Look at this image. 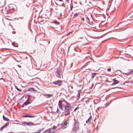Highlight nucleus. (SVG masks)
I'll list each match as a JSON object with an SVG mask.
<instances>
[{
	"instance_id": "f257e3e1",
	"label": "nucleus",
	"mask_w": 133,
	"mask_h": 133,
	"mask_svg": "<svg viewBox=\"0 0 133 133\" xmlns=\"http://www.w3.org/2000/svg\"><path fill=\"white\" fill-rule=\"evenodd\" d=\"M74 124L72 130L74 131H77L79 128L78 122L75 119H74Z\"/></svg>"
},
{
	"instance_id": "f03ea898",
	"label": "nucleus",
	"mask_w": 133,
	"mask_h": 133,
	"mask_svg": "<svg viewBox=\"0 0 133 133\" xmlns=\"http://www.w3.org/2000/svg\"><path fill=\"white\" fill-rule=\"evenodd\" d=\"M71 107L66 106H65V112H67V113H66L64 114L65 116H66L70 114V111H69L71 108Z\"/></svg>"
},
{
	"instance_id": "7ed1b4c3",
	"label": "nucleus",
	"mask_w": 133,
	"mask_h": 133,
	"mask_svg": "<svg viewBox=\"0 0 133 133\" xmlns=\"http://www.w3.org/2000/svg\"><path fill=\"white\" fill-rule=\"evenodd\" d=\"M61 69L60 68L58 69L55 72L56 76L59 78H61Z\"/></svg>"
},
{
	"instance_id": "20e7f679",
	"label": "nucleus",
	"mask_w": 133,
	"mask_h": 133,
	"mask_svg": "<svg viewBox=\"0 0 133 133\" xmlns=\"http://www.w3.org/2000/svg\"><path fill=\"white\" fill-rule=\"evenodd\" d=\"M52 83L54 84L57 85L58 86H60L62 84V81L61 80H58Z\"/></svg>"
},
{
	"instance_id": "39448f33",
	"label": "nucleus",
	"mask_w": 133,
	"mask_h": 133,
	"mask_svg": "<svg viewBox=\"0 0 133 133\" xmlns=\"http://www.w3.org/2000/svg\"><path fill=\"white\" fill-rule=\"evenodd\" d=\"M31 1V0H25V2L26 3V6L28 7H29V5Z\"/></svg>"
},
{
	"instance_id": "423d86ee",
	"label": "nucleus",
	"mask_w": 133,
	"mask_h": 133,
	"mask_svg": "<svg viewBox=\"0 0 133 133\" xmlns=\"http://www.w3.org/2000/svg\"><path fill=\"white\" fill-rule=\"evenodd\" d=\"M39 124L38 123L35 124L34 123H32L31 122H27V126H31L32 125H37Z\"/></svg>"
},
{
	"instance_id": "0eeeda50",
	"label": "nucleus",
	"mask_w": 133,
	"mask_h": 133,
	"mask_svg": "<svg viewBox=\"0 0 133 133\" xmlns=\"http://www.w3.org/2000/svg\"><path fill=\"white\" fill-rule=\"evenodd\" d=\"M58 106L59 108L62 110H63V109L62 106V103L61 101L60 100L58 102Z\"/></svg>"
},
{
	"instance_id": "6e6552de",
	"label": "nucleus",
	"mask_w": 133,
	"mask_h": 133,
	"mask_svg": "<svg viewBox=\"0 0 133 133\" xmlns=\"http://www.w3.org/2000/svg\"><path fill=\"white\" fill-rule=\"evenodd\" d=\"M113 81H114V82L112 84V85H113L116 84H117L118 83H119V82L118 81L116 80V78H114Z\"/></svg>"
},
{
	"instance_id": "1a4fd4ad",
	"label": "nucleus",
	"mask_w": 133,
	"mask_h": 133,
	"mask_svg": "<svg viewBox=\"0 0 133 133\" xmlns=\"http://www.w3.org/2000/svg\"><path fill=\"white\" fill-rule=\"evenodd\" d=\"M69 118V117H67L68 120L67 121H65L63 125L64 128H66L67 127V125L68 123V121Z\"/></svg>"
},
{
	"instance_id": "9d476101",
	"label": "nucleus",
	"mask_w": 133,
	"mask_h": 133,
	"mask_svg": "<svg viewBox=\"0 0 133 133\" xmlns=\"http://www.w3.org/2000/svg\"><path fill=\"white\" fill-rule=\"evenodd\" d=\"M92 118V117L90 115V117L88 119V120L86 121V123H88V122L90 123V121L91 120Z\"/></svg>"
},
{
	"instance_id": "9b49d317",
	"label": "nucleus",
	"mask_w": 133,
	"mask_h": 133,
	"mask_svg": "<svg viewBox=\"0 0 133 133\" xmlns=\"http://www.w3.org/2000/svg\"><path fill=\"white\" fill-rule=\"evenodd\" d=\"M29 98L28 97V99ZM30 102L28 101V99L24 103V105H26L28 104H30Z\"/></svg>"
},
{
	"instance_id": "f8f14e48",
	"label": "nucleus",
	"mask_w": 133,
	"mask_h": 133,
	"mask_svg": "<svg viewBox=\"0 0 133 133\" xmlns=\"http://www.w3.org/2000/svg\"><path fill=\"white\" fill-rule=\"evenodd\" d=\"M28 91H37L36 90H35V89L33 88H29L28 90Z\"/></svg>"
},
{
	"instance_id": "ddd939ff",
	"label": "nucleus",
	"mask_w": 133,
	"mask_h": 133,
	"mask_svg": "<svg viewBox=\"0 0 133 133\" xmlns=\"http://www.w3.org/2000/svg\"><path fill=\"white\" fill-rule=\"evenodd\" d=\"M14 9V8L13 7H12L11 8L9 9V13H12L13 11V10Z\"/></svg>"
},
{
	"instance_id": "4468645a",
	"label": "nucleus",
	"mask_w": 133,
	"mask_h": 133,
	"mask_svg": "<svg viewBox=\"0 0 133 133\" xmlns=\"http://www.w3.org/2000/svg\"><path fill=\"white\" fill-rule=\"evenodd\" d=\"M3 119L4 120L6 121H8V118H7L5 117L4 115L3 116Z\"/></svg>"
},
{
	"instance_id": "2eb2a0df",
	"label": "nucleus",
	"mask_w": 133,
	"mask_h": 133,
	"mask_svg": "<svg viewBox=\"0 0 133 133\" xmlns=\"http://www.w3.org/2000/svg\"><path fill=\"white\" fill-rule=\"evenodd\" d=\"M51 132V129H49L47 131H44L43 133H45L46 132H47V133H50Z\"/></svg>"
},
{
	"instance_id": "dca6fc26",
	"label": "nucleus",
	"mask_w": 133,
	"mask_h": 133,
	"mask_svg": "<svg viewBox=\"0 0 133 133\" xmlns=\"http://www.w3.org/2000/svg\"><path fill=\"white\" fill-rule=\"evenodd\" d=\"M53 95H52L51 94H46V95L47 96V97H46V98H49L52 97Z\"/></svg>"
},
{
	"instance_id": "f3484780",
	"label": "nucleus",
	"mask_w": 133,
	"mask_h": 133,
	"mask_svg": "<svg viewBox=\"0 0 133 133\" xmlns=\"http://www.w3.org/2000/svg\"><path fill=\"white\" fill-rule=\"evenodd\" d=\"M96 74H97L95 73H92V76L91 77V78H94L95 76H96Z\"/></svg>"
},
{
	"instance_id": "a211bd4d",
	"label": "nucleus",
	"mask_w": 133,
	"mask_h": 133,
	"mask_svg": "<svg viewBox=\"0 0 133 133\" xmlns=\"http://www.w3.org/2000/svg\"><path fill=\"white\" fill-rule=\"evenodd\" d=\"M54 23L56 24V25H59V24L60 23L57 21H55L54 22H53Z\"/></svg>"
},
{
	"instance_id": "6ab92c4d",
	"label": "nucleus",
	"mask_w": 133,
	"mask_h": 133,
	"mask_svg": "<svg viewBox=\"0 0 133 133\" xmlns=\"http://www.w3.org/2000/svg\"><path fill=\"white\" fill-rule=\"evenodd\" d=\"M8 125V122H7L3 126L4 128H6Z\"/></svg>"
},
{
	"instance_id": "aec40b11",
	"label": "nucleus",
	"mask_w": 133,
	"mask_h": 133,
	"mask_svg": "<svg viewBox=\"0 0 133 133\" xmlns=\"http://www.w3.org/2000/svg\"><path fill=\"white\" fill-rule=\"evenodd\" d=\"M21 123L22 124H24L25 125L27 126V122H22Z\"/></svg>"
},
{
	"instance_id": "412c9836",
	"label": "nucleus",
	"mask_w": 133,
	"mask_h": 133,
	"mask_svg": "<svg viewBox=\"0 0 133 133\" xmlns=\"http://www.w3.org/2000/svg\"><path fill=\"white\" fill-rule=\"evenodd\" d=\"M66 105H65V106H69V107H71L70 104H69V103L67 102H66Z\"/></svg>"
},
{
	"instance_id": "4be33fe9",
	"label": "nucleus",
	"mask_w": 133,
	"mask_h": 133,
	"mask_svg": "<svg viewBox=\"0 0 133 133\" xmlns=\"http://www.w3.org/2000/svg\"><path fill=\"white\" fill-rule=\"evenodd\" d=\"M73 8V5L72 3H71L70 4V10H71Z\"/></svg>"
},
{
	"instance_id": "5701e85b",
	"label": "nucleus",
	"mask_w": 133,
	"mask_h": 133,
	"mask_svg": "<svg viewBox=\"0 0 133 133\" xmlns=\"http://www.w3.org/2000/svg\"><path fill=\"white\" fill-rule=\"evenodd\" d=\"M1 74V72H0V74ZM3 79V81L4 82L5 81L4 79L3 78L2 76H0V80Z\"/></svg>"
},
{
	"instance_id": "b1692460",
	"label": "nucleus",
	"mask_w": 133,
	"mask_h": 133,
	"mask_svg": "<svg viewBox=\"0 0 133 133\" xmlns=\"http://www.w3.org/2000/svg\"><path fill=\"white\" fill-rule=\"evenodd\" d=\"M130 75L133 74V70H130L129 72Z\"/></svg>"
},
{
	"instance_id": "393cba45",
	"label": "nucleus",
	"mask_w": 133,
	"mask_h": 133,
	"mask_svg": "<svg viewBox=\"0 0 133 133\" xmlns=\"http://www.w3.org/2000/svg\"><path fill=\"white\" fill-rule=\"evenodd\" d=\"M80 93L79 92V91H78V95H77V97L78 98V99L79 98V97H80Z\"/></svg>"
},
{
	"instance_id": "a878e982",
	"label": "nucleus",
	"mask_w": 133,
	"mask_h": 133,
	"mask_svg": "<svg viewBox=\"0 0 133 133\" xmlns=\"http://www.w3.org/2000/svg\"><path fill=\"white\" fill-rule=\"evenodd\" d=\"M79 14V13H76L74 15V16H78V15Z\"/></svg>"
},
{
	"instance_id": "bb28decb",
	"label": "nucleus",
	"mask_w": 133,
	"mask_h": 133,
	"mask_svg": "<svg viewBox=\"0 0 133 133\" xmlns=\"http://www.w3.org/2000/svg\"><path fill=\"white\" fill-rule=\"evenodd\" d=\"M123 74L124 75H127V76L130 75L129 72L128 73H124Z\"/></svg>"
},
{
	"instance_id": "cd10ccee",
	"label": "nucleus",
	"mask_w": 133,
	"mask_h": 133,
	"mask_svg": "<svg viewBox=\"0 0 133 133\" xmlns=\"http://www.w3.org/2000/svg\"><path fill=\"white\" fill-rule=\"evenodd\" d=\"M16 89L18 90L21 91H22V90L18 88L16 86Z\"/></svg>"
},
{
	"instance_id": "c85d7f7f",
	"label": "nucleus",
	"mask_w": 133,
	"mask_h": 133,
	"mask_svg": "<svg viewBox=\"0 0 133 133\" xmlns=\"http://www.w3.org/2000/svg\"><path fill=\"white\" fill-rule=\"evenodd\" d=\"M4 127H3V126H2V127H1L0 129V131H2V130L4 128Z\"/></svg>"
},
{
	"instance_id": "c756f323",
	"label": "nucleus",
	"mask_w": 133,
	"mask_h": 133,
	"mask_svg": "<svg viewBox=\"0 0 133 133\" xmlns=\"http://www.w3.org/2000/svg\"><path fill=\"white\" fill-rule=\"evenodd\" d=\"M12 6L13 7L14 6V4H10L9 5V8L10 7V6Z\"/></svg>"
},
{
	"instance_id": "7c9ffc66",
	"label": "nucleus",
	"mask_w": 133,
	"mask_h": 133,
	"mask_svg": "<svg viewBox=\"0 0 133 133\" xmlns=\"http://www.w3.org/2000/svg\"><path fill=\"white\" fill-rule=\"evenodd\" d=\"M41 130L39 129L36 132L37 133H39L40 132H41Z\"/></svg>"
},
{
	"instance_id": "2f4dec72",
	"label": "nucleus",
	"mask_w": 133,
	"mask_h": 133,
	"mask_svg": "<svg viewBox=\"0 0 133 133\" xmlns=\"http://www.w3.org/2000/svg\"><path fill=\"white\" fill-rule=\"evenodd\" d=\"M41 130L39 129L36 132L37 133H39L40 132H41Z\"/></svg>"
},
{
	"instance_id": "473e14b6",
	"label": "nucleus",
	"mask_w": 133,
	"mask_h": 133,
	"mask_svg": "<svg viewBox=\"0 0 133 133\" xmlns=\"http://www.w3.org/2000/svg\"><path fill=\"white\" fill-rule=\"evenodd\" d=\"M35 116L30 115V116H29V117H30V118L34 117H35Z\"/></svg>"
},
{
	"instance_id": "72a5a7b5",
	"label": "nucleus",
	"mask_w": 133,
	"mask_h": 133,
	"mask_svg": "<svg viewBox=\"0 0 133 133\" xmlns=\"http://www.w3.org/2000/svg\"><path fill=\"white\" fill-rule=\"evenodd\" d=\"M23 117H29V116H27V115H23Z\"/></svg>"
},
{
	"instance_id": "f704fd0d",
	"label": "nucleus",
	"mask_w": 133,
	"mask_h": 133,
	"mask_svg": "<svg viewBox=\"0 0 133 133\" xmlns=\"http://www.w3.org/2000/svg\"><path fill=\"white\" fill-rule=\"evenodd\" d=\"M111 69L110 68H109L107 69V71L108 72H110L111 71Z\"/></svg>"
},
{
	"instance_id": "c9c22d12",
	"label": "nucleus",
	"mask_w": 133,
	"mask_h": 133,
	"mask_svg": "<svg viewBox=\"0 0 133 133\" xmlns=\"http://www.w3.org/2000/svg\"><path fill=\"white\" fill-rule=\"evenodd\" d=\"M85 101L87 104H88L89 102V99H88V100L86 101Z\"/></svg>"
},
{
	"instance_id": "e433bc0d",
	"label": "nucleus",
	"mask_w": 133,
	"mask_h": 133,
	"mask_svg": "<svg viewBox=\"0 0 133 133\" xmlns=\"http://www.w3.org/2000/svg\"><path fill=\"white\" fill-rule=\"evenodd\" d=\"M56 126H53L52 129H55V128H56Z\"/></svg>"
},
{
	"instance_id": "4c0bfd02",
	"label": "nucleus",
	"mask_w": 133,
	"mask_h": 133,
	"mask_svg": "<svg viewBox=\"0 0 133 133\" xmlns=\"http://www.w3.org/2000/svg\"><path fill=\"white\" fill-rule=\"evenodd\" d=\"M15 44V42H13L12 43V45H13L14 46H15V47H17V46H14V45Z\"/></svg>"
},
{
	"instance_id": "58836bf2",
	"label": "nucleus",
	"mask_w": 133,
	"mask_h": 133,
	"mask_svg": "<svg viewBox=\"0 0 133 133\" xmlns=\"http://www.w3.org/2000/svg\"><path fill=\"white\" fill-rule=\"evenodd\" d=\"M93 85H94L93 84H92V85L91 86V87H90V89H91L92 88V87H93Z\"/></svg>"
},
{
	"instance_id": "ea45409f",
	"label": "nucleus",
	"mask_w": 133,
	"mask_h": 133,
	"mask_svg": "<svg viewBox=\"0 0 133 133\" xmlns=\"http://www.w3.org/2000/svg\"><path fill=\"white\" fill-rule=\"evenodd\" d=\"M78 107H76L75 109L74 110V111H76L77 109H78Z\"/></svg>"
},
{
	"instance_id": "a19ab883",
	"label": "nucleus",
	"mask_w": 133,
	"mask_h": 133,
	"mask_svg": "<svg viewBox=\"0 0 133 133\" xmlns=\"http://www.w3.org/2000/svg\"><path fill=\"white\" fill-rule=\"evenodd\" d=\"M40 129V130L41 131H42L44 129V128H42V129Z\"/></svg>"
},
{
	"instance_id": "79ce46f5",
	"label": "nucleus",
	"mask_w": 133,
	"mask_h": 133,
	"mask_svg": "<svg viewBox=\"0 0 133 133\" xmlns=\"http://www.w3.org/2000/svg\"><path fill=\"white\" fill-rule=\"evenodd\" d=\"M12 33L13 34H14L16 32H15V31H12Z\"/></svg>"
},
{
	"instance_id": "37998d69",
	"label": "nucleus",
	"mask_w": 133,
	"mask_h": 133,
	"mask_svg": "<svg viewBox=\"0 0 133 133\" xmlns=\"http://www.w3.org/2000/svg\"><path fill=\"white\" fill-rule=\"evenodd\" d=\"M82 20L83 21H84V18H82Z\"/></svg>"
},
{
	"instance_id": "c03bdc74",
	"label": "nucleus",
	"mask_w": 133,
	"mask_h": 133,
	"mask_svg": "<svg viewBox=\"0 0 133 133\" xmlns=\"http://www.w3.org/2000/svg\"><path fill=\"white\" fill-rule=\"evenodd\" d=\"M90 130H88L87 131V132H88V133H90Z\"/></svg>"
},
{
	"instance_id": "a18cd8bd",
	"label": "nucleus",
	"mask_w": 133,
	"mask_h": 133,
	"mask_svg": "<svg viewBox=\"0 0 133 133\" xmlns=\"http://www.w3.org/2000/svg\"><path fill=\"white\" fill-rule=\"evenodd\" d=\"M24 103L22 105V107H24Z\"/></svg>"
},
{
	"instance_id": "49530a36",
	"label": "nucleus",
	"mask_w": 133,
	"mask_h": 133,
	"mask_svg": "<svg viewBox=\"0 0 133 133\" xmlns=\"http://www.w3.org/2000/svg\"><path fill=\"white\" fill-rule=\"evenodd\" d=\"M55 4L56 5H60V6H61L60 5H58V4L57 3H55Z\"/></svg>"
},
{
	"instance_id": "de8ad7c7",
	"label": "nucleus",
	"mask_w": 133,
	"mask_h": 133,
	"mask_svg": "<svg viewBox=\"0 0 133 133\" xmlns=\"http://www.w3.org/2000/svg\"><path fill=\"white\" fill-rule=\"evenodd\" d=\"M43 95L44 96L46 95V94H43Z\"/></svg>"
},
{
	"instance_id": "09e8293b",
	"label": "nucleus",
	"mask_w": 133,
	"mask_h": 133,
	"mask_svg": "<svg viewBox=\"0 0 133 133\" xmlns=\"http://www.w3.org/2000/svg\"><path fill=\"white\" fill-rule=\"evenodd\" d=\"M71 64V67L72 66V65H73V63H72Z\"/></svg>"
},
{
	"instance_id": "8fccbe9b",
	"label": "nucleus",
	"mask_w": 133,
	"mask_h": 133,
	"mask_svg": "<svg viewBox=\"0 0 133 133\" xmlns=\"http://www.w3.org/2000/svg\"><path fill=\"white\" fill-rule=\"evenodd\" d=\"M60 16H62V14L61 13L60 14Z\"/></svg>"
},
{
	"instance_id": "3c124183",
	"label": "nucleus",
	"mask_w": 133,
	"mask_h": 133,
	"mask_svg": "<svg viewBox=\"0 0 133 133\" xmlns=\"http://www.w3.org/2000/svg\"><path fill=\"white\" fill-rule=\"evenodd\" d=\"M27 96H28V97H30L31 96L30 95H27Z\"/></svg>"
},
{
	"instance_id": "603ef678",
	"label": "nucleus",
	"mask_w": 133,
	"mask_h": 133,
	"mask_svg": "<svg viewBox=\"0 0 133 133\" xmlns=\"http://www.w3.org/2000/svg\"><path fill=\"white\" fill-rule=\"evenodd\" d=\"M23 17H20V19H23Z\"/></svg>"
},
{
	"instance_id": "864d4df0",
	"label": "nucleus",
	"mask_w": 133,
	"mask_h": 133,
	"mask_svg": "<svg viewBox=\"0 0 133 133\" xmlns=\"http://www.w3.org/2000/svg\"><path fill=\"white\" fill-rule=\"evenodd\" d=\"M66 1L68 2V0H65Z\"/></svg>"
},
{
	"instance_id": "5fc2aeb1",
	"label": "nucleus",
	"mask_w": 133,
	"mask_h": 133,
	"mask_svg": "<svg viewBox=\"0 0 133 133\" xmlns=\"http://www.w3.org/2000/svg\"><path fill=\"white\" fill-rule=\"evenodd\" d=\"M59 1L60 2L62 1H63L62 0H59Z\"/></svg>"
},
{
	"instance_id": "6e6d98bb",
	"label": "nucleus",
	"mask_w": 133,
	"mask_h": 133,
	"mask_svg": "<svg viewBox=\"0 0 133 133\" xmlns=\"http://www.w3.org/2000/svg\"><path fill=\"white\" fill-rule=\"evenodd\" d=\"M11 111L12 110V109H11V108H10V109H9Z\"/></svg>"
},
{
	"instance_id": "4d7b16f0",
	"label": "nucleus",
	"mask_w": 133,
	"mask_h": 133,
	"mask_svg": "<svg viewBox=\"0 0 133 133\" xmlns=\"http://www.w3.org/2000/svg\"><path fill=\"white\" fill-rule=\"evenodd\" d=\"M58 110H59L58 109V108H57V112Z\"/></svg>"
},
{
	"instance_id": "13d9d810",
	"label": "nucleus",
	"mask_w": 133,
	"mask_h": 133,
	"mask_svg": "<svg viewBox=\"0 0 133 133\" xmlns=\"http://www.w3.org/2000/svg\"><path fill=\"white\" fill-rule=\"evenodd\" d=\"M63 3L62 4V6H63Z\"/></svg>"
},
{
	"instance_id": "bf43d9fd",
	"label": "nucleus",
	"mask_w": 133,
	"mask_h": 133,
	"mask_svg": "<svg viewBox=\"0 0 133 133\" xmlns=\"http://www.w3.org/2000/svg\"><path fill=\"white\" fill-rule=\"evenodd\" d=\"M87 18L88 20H89V18H88L87 17Z\"/></svg>"
},
{
	"instance_id": "052dcab7",
	"label": "nucleus",
	"mask_w": 133,
	"mask_h": 133,
	"mask_svg": "<svg viewBox=\"0 0 133 133\" xmlns=\"http://www.w3.org/2000/svg\"><path fill=\"white\" fill-rule=\"evenodd\" d=\"M71 32H69V33L68 34V35H69L70 34Z\"/></svg>"
},
{
	"instance_id": "680f3d73",
	"label": "nucleus",
	"mask_w": 133,
	"mask_h": 133,
	"mask_svg": "<svg viewBox=\"0 0 133 133\" xmlns=\"http://www.w3.org/2000/svg\"><path fill=\"white\" fill-rule=\"evenodd\" d=\"M7 133H8V132Z\"/></svg>"
}]
</instances>
